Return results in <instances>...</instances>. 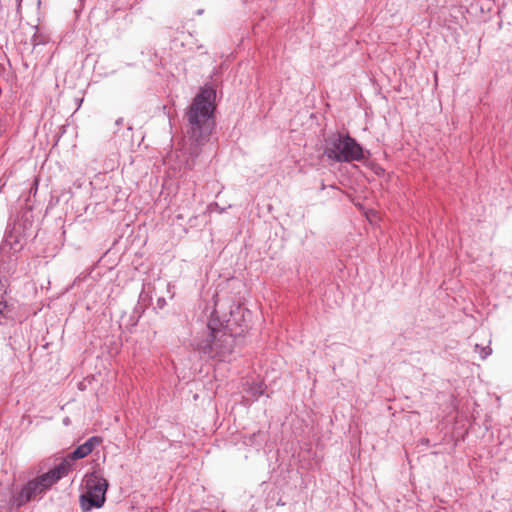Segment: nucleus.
I'll use <instances>...</instances> for the list:
<instances>
[{"label": "nucleus", "instance_id": "f257e3e1", "mask_svg": "<svg viewBox=\"0 0 512 512\" xmlns=\"http://www.w3.org/2000/svg\"><path fill=\"white\" fill-rule=\"evenodd\" d=\"M216 90L212 86L201 87L185 112L184 168L192 170L203 147L210 141L216 127Z\"/></svg>", "mask_w": 512, "mask_h": 512}, {"label": "nucleus", "instance_id": "f03ea898", "mask_svg": "<svg viewBox=\"0 0 512 512\" xmlns=\"http://www.w3.org/2000/svg\"><path fill=\"white\" fill-rule=\"evenodd\" d=\"M229 308V318L223 320L216 316V310L213 311L207 323V334L194 339L193 346L200 354L220 361H225L232 354L236 338L230 326H241L236 316V313L240 314L241 306L233 303Z\"/></svg>", "mask_w": 512, "mask_h": 512}, {"label": "nucleus", "instance_id": "7ed1b4c3", "mask_svg": "<svg viewBox=\"0 0 512 512\" xmlns=\"http://www.w3.org/2000/svg\"><path fill=\"white\" fill-rule=\"evenodd\" d=\"M323 155L336 163H351L365 160L370 153L348 132L335 131L324 138Z\"/></svg>", "mask_w": 512, "mask_h": 512}, {"label": "nucleus", "instance_id": "20e7f679", "mask_svg": "<svg viewBox=\"0 0 512 512\" xmlns=\"http://www.w3.org/2000/svg\"><path fill=\"white\" fill-rule=\"evenodd\" d=\"M69 474V464L67 461H61L54 468L43 473L32 480H29L21 490L14 494L12 503L16 508H20L28 502L42 498L59 480Z\"/></svg>", "mask_w": 512, "mask_h": 512}, {"label": "nucleus", "instance_id": "39448f33", "mask_svg": "<svg viewBox=\"0 0 512 512\" xmlns=\"http://www.w3.org/2000/svg\"><path fill=\"white\" fill-rule=\"evenodd\" d=\"M85 491L79 497L80 507L83 512H89L96 508H102L106 501L108 481L97 472H90L84 476Z\"/></svg>", "mask_w": 512, "mask_h": 512}, {"label": "nucleus", "instance_id": "423d86ee", "mask_svg": "<svg viewBox=\"0 0 512 512\" xmlns=\"http://www.w3.org/2000/svg\"><path fill=\"white\" fill-rule=\"evenodd\" d=\"M103 439L100 436H92L86 442L79 445L73 452L69 453L61 461H67L69 464V472L72 470V462L74 460L83 459L88 456L96 446L102 443Z\"/></svg>", "mask_w": 512, "mask_h": 512}, {"label": "nucleus", "instance_id": "0eeeda50", "mask_svg": "<svg viewBox=\"0 0 512 512\" xmlns=\"http://www.w3.org/2000/svg\"><path fill=\"white\" fill-rule=\"evenodd\" d=\"M7 294V280L0 278V325L7 323V320L11 318L9 308L5 296Z\"/></svg>", "mask_w": 512, "mask_h": 512}, {"label": "nucleus", "instance_id": "6e6552de", "mask_svg": "<svg viewBox=\"0 0 512 512\" xmlns=\"http://www.w3.org/2000/svg\"><path fill=\"white\" fill-rule=\"evenodd\" d=\"M266 390V385L263 382L253 383L249 389L248 394L254 399L257 400L260 396L264 394Z\"/></svg>", "mask_w": 512, "mask_h": 512}, {"label": "nucleus", "instance_id": "1a4fd4ad", "mask_svg": "<svg viewBox=\"0 0 512 512\" xmlns=\"http://www.w3.org/2000/svg\"><path fill=\"white\" fill-rule=\"evenodd\" d=\"M492 352L491 348L489 347H484L481 349V358L482 359H485L488 355H490Z\"/></svg>", "mask_w": 512, "mask_h": 512}, {"label": "nucleus", "instance_id": "9d476101", "mask_svg": "<svg viewBox=\"0 0 512 512\" xmlns=\"http://www.w3.org/2000/svg\"><path fill=\"white\" fill-rule=\"evenodd\" d=\"M236 316H237V318H238V320H239V323L241 324V326H240V327H243L242 322H244V321H245V320H244V313H243V311L241 310L240 314H237V313H236ZM244 328H247V325H244Z\"/></svg>", "mask_w": 512, "mask_h": 512}, {"label": "nucleus", "instance_id": "9b49d317", "mask_svg": "<svg viewBox=\"0 0 512 512\" xmlns=\"http://www.w3.org/2000/svg\"><path fill=\"white\" fill-rule=\"evenodd\" d=\"M165 303H166V302H165V299H164V298H159V299H158V306H159L160 308H162V307L165 305Z\"/></svg>", "mask_w": 512, "mask_h": 512}, {"label": "nucleus", "instance_id": "f8f14e48", "mask_svg": "<svg viewBox=\"0 0 512 512\" xmlns=\"http://www.w3.org/2000/svg\"><path fill=\"white\" fill-rule=\"evenodd\" d=\"M218 307H223V304H220L218 301L215 302V309L214 311L216 310L217 313H216V316L219 318L218 316Z\"/></svg>", "mask_w": 512, "mask_h": 512}, {"label": "nucleus", "instance_id": "ddd939ff", "mask_svg": "<svg viewBox=\"0 0 512 512\" xmlns=\"http://www.w3.org/2000/svg\"><path fill=\"white\" fill-rule=\"evenodd\" d=\"M124 119L122 117L118 118L115 122L117 126H121L123 124Z\"/></svg>", "mask_w": 512, "mask_h": 512}, {"label": "nucleus", "instance_id": "4468645a", "mask_svg": "<svg viewBox=\"0 0 512 512\" xmlns=\"http://www.w3.org/2000/svg\"><path fill=\"white\" fill-rule=\"evenodd\" d=\"M204 13V10L203 9H199L197 10L196 14L197 15H202Z\"/></svg>", "mask_w": 512, "mask_h": 512}, {"label": "nucleus", "instance_id": "2eb2a0df", "mask_svg": "<svg viewBox=\"0 0 512 512\" xmlns=\"http://www.w3.org/2000/svg\"><path fill=\"white\" fill-rule=\"evenodd\" d=\"M138 321V318L133 322V325H136Z\"/></svg>", "mask_w": 512, "mask_h": 512}]
</instances>
